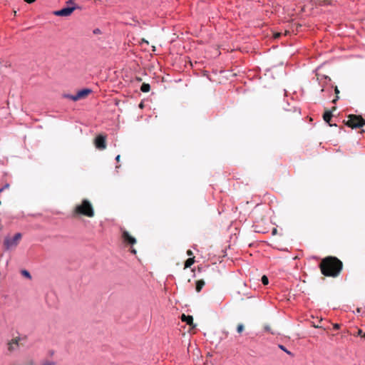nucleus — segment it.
<instances>
[{
  "instance_id": "nucleus-1",
  "label": "nucleus",
  "mask_w": 365,
  "mask_h": 365,
  "mask_svg": "<svg viewBox=\"0 0 365 365\" xmlns=\"http://www.w3.org/2000/svg\"><path fill=\"white\" fill-rule=\"evenodd\" d=\"M342 262L336 257H327L319 264L322 274L327 277H337L342 269Z\"/></svg>"
},
{
  "instance_id": "nucleus-2",
  "label": "nucleus",
  "mask_w": 365,
  "mask_h": 365,
  "mask_svg": "<svg viewBox=\"0 0 365 365\" xmlns=\"http://www.w3.org/2000/svg\"><path fill=\"white\" fill-rule=\"evenodd\" d=\"M76 212L79 215H83L89 217L94 215L93 208L91 202L85 199L82 201L81 205L76 207Z\"/></svg>"
},
{
  "instance_id": "nucleus-3",
  "label": "nucleus",
  "mask_w": 365,
  "mask_h": 365,
  "mask_svg": "<svg viewBox=\"0 0 365 365\" xmlns=\"http://www.w3.org/2000/svg\"><path fill=\"white\" fill-rule=\"evenodd\" d=\"M22 235L20 232L15 234L14 236L6 237L4 242V245L6 250L15 248L21 240Z\"/></svg>"
},
{
  "instance_id": "nucleus-4",
  "label": "nucleus",
  "mask_w": 365,
  "mask_h": 365,
  "mask_svg": "<svg viewBox=\"0 0 365 365\" xmlns=\"http://www.w3.org/2000/svg\"><path fill=\"white\" fill-rule=\"evenodd\" d=\"M346 124L352 128H361L365 125V120L359 115H350Z\"/></svg>"
},
{
  "instance_id": "nucleus-5",
  "label": "nucleus",
  "mask_w": 365,
  "mask_h": 365,
  "mask_svg": "<svg viewBox=\"0 0 365 365\" xmlns=\"http://www.w3.org/2000/svg\"><path fill=\"white\" fill-rule=\"evenodd\" d=\"M81 7L79 6H66L61 9L54 11L53 14L57 16H70L76 9H79Z\"/></svg>"
},
{
  "instance_id": "nucleus-6",
  "label": "nucleus",
  "mask_w": 365,
  "mask_h": 365,
  "mask_svg": "<svg viewBox=\"0 0 365 365\" xmlns=\"http://www.w3.org/2000/svg\"><path fill=\"white\" fill-rule=\"evenodd\" d=\"M21 341L20 337H15L8 342V353L7 355L12 354L14 351L19 349V341Z\"/></svg>"
},
{
  "instance_id": "nucleus-7",
  "label": "nucleus",
  "mask_w": 365,
  "mask_h": 365,
  "mask_svg": "<svg viewBox=\"0 0 365 365\" xmlns=\"http://www.w3.org/2000/svg\"><path fill=\"white\" fill-rule=\"evenodd\" d=\"M121 235L123 242L127 245H133L136 243V239L131 236L127 230L121 229Z\"/></svg>"
},
{
  "instance_id": "nucleus-8",
  "label": "nucleus",
  "mask_w": 365,
  "mask_h": 365,
  "mask_svg": "<svg viewBox=\"0 0 365 365\" xmlns=\"http://www.w3.org/2000/svg\"><path fill=\"white\" fill-rule=\"evenodd\" d=\"M96 147L99 150H103L106 147V137L103 135H98L95 138Z\"/></svg>"
},
{
  "instance_id": "nucleus-9",
  "label": "nucleus",
  "mask_w": 365,
  "mask_h": 365,
  "mask_svg": "<svg viewBox=\"0 0 365 365\" xmlns=\"http://www.w3.org/2000/svg\"><path fill=\"white\" fill-rule=\"evenodd\" d=\"M92 93V89L88 88H82L77 92V96L79 99L83 98Z\"/></svg>"
},
{
  "instance_id": "nucleus-10",
  "label": "nucleus",
  "mask_w": 365,
  "mask_h": 365,
  "mask_svg": "<svg viewBox=\"0 0 365 365\" xmlns=\"http://www.w3.org/2000/svg\"><path fill=\"white\" fill-rule=\"evenodd\" d=\"M333 117L332 112L331 110H326L323 114L324 120L329 124V126H333L334 125L331 123V120Z\"/></svg>"
},
{
  "instance_id": "nucleus-11",
  "label": "nucleus",
  "mask_w": 365,
  "mask_h": 365,
  "mask_svg": "<svg viewBox=\"0 0 365 365\" xmlns=\"http://www.w3.org/2000/svg\"><path fill=\"white\" fill-rule=\"evenodd\" d=\"M56 299V295L52 292H48L46 296V300L47 303L48 304V305H50V306L54 304Z\"/></svg>"
},
{
  "instance_id": "nucleus-12",
  "label": "nucleus",
  "mask_w": 365,
  "mask_h": 365,
  "mask_svg": "<svg viewBox=\"0 0 365 365\" xmlns=\"http://www.w3.org/2000/svg\"><path fill=\"white\" fill-rule=\"evenodd\" d=\"M205 282L203 279H200L195 282V290L197 292H200L202 287L205 286Z\"/></svg>"
},
{
  "instance_id": "nucleus-13",
  "label": "nucleus",
  "mask_w": 365,
  "mask_h": 365,
  "mask_svg": "<svg viewBox=\"0 0 365 365\" xmlns=\"http://www.w3.org/2000/svg\"><path fill=\"white\" fill-rule=\"evenodd\" d=\"M317 79L319 81V83H321L322 81H324V83L326 84L331 81V78L325 75L318 76Z\"/></svg>"
},
{
  "instance_id": "nucleus-14",
  "label": "nucleus",
  "mask_w": 365,
  "mask_h": 365,
  "mask_svg": "<svg viewBox=\"0 0 365 365\" xmlns=\"http://www.w3.org/2000/svg\"><path fill=\"white\" fill-rule=\"evenodd\" d=\"M150 90V86L149 83H143L140 86V91L143 93L149 92Z\"/></svg>"
},
{
  "instance_id": "nucleus-15",
  "label": "nucleus",
  "mask_w": 365,
  "mask_h": 365,
  "mask_svg": "<svg viewBox=\"0 0 365 365\" xmlns=\"http://www.w3.org/2000/svg\"><path fill=\"white\" fill-rule=\"evenodd\" d=\"M195 262V258L194 257H189L185 262V267L188 268L190 267Z\"/></svg>"
},
{
  "instance_id": "nucleus-16",
  "label": "nucleus",
  "mask_w": 365,
  "mask_h": 365,
  "mask_svg": "<svg viewBox=\"0 0 365 365\" xmlns=\"http://www.w3.org/2000/svg\"><path fill=\"white\" fill-rule=\"evenodd\" d=\"M182 319V321H185L187 324H190L193 321L192 316L190 315L185 316V314H183Z\"/></svg>"
},
{
  "instance_id": "nucleus-17",
  "label": "nucleus",
  "mask_w": 365,
  "mask_h": 365,
  "mask_svg": "<svg viewBox=\"0 0 365 365\" xmlns=\"http://www.w3.org/2000/svg\"><path fill=\"white\" fill-rule=\"evenodd\" d=\"M64 97L66 98H69V99H71V100H72L73 101H76L80 100L79 98L77 96V93L75 94V95L65 94Z\"/></svg>"
},
{
  "instance_id": "nucleus-18",
  "label": "nucleus",
  "mask_w": 365,
  "mask_h": 365,
  "mask_svg": "<svg viewBox=\"0 0 365 365\" xmlns=\"http://www.w3.org/2000/svg\"><path fill=\"white\" fill-rule=\"evenodd\" d=\"M278 347L282 350L283 351H284L285 353H287L288 355H290V356H293V354L289 351L284 345L282 344H279L278 345Z\"/></svg>"
},
{
  "instance_id": "nucleus-19",
  "label": "nucleus",
  "mask_w": 365,
  "mask_h": 365,
  "mask_svg": "<svg viewBox=\"0 0 365 365\" xmlns=\"http://www.w3.org/2000/svg\"><path fill=\"white\" fill-rule=\"evenodd\" d=\"M261 282L264 285H267L269 284V279L266 275H263L261 278Z\"/></svg>"
},
{
  "instance_id": "nucleus-20",
  "label": "nucleus",
  "mask_w": 365,
  "mask_h": 365,
  "mask_svg": "<svg viewBox=\"0 0 365 365\" xmlns=\"http://www.w3.org/2000/svg\"><path fill=\"white\" fill-rule=\"evenodd\" d=\"M24 278H26L29 279H31V275L30 272L26 269H24Z\"/></svg>"
},
{
  "instance_id": "nucleus-21",
  "label": "nucleus",
  "mask_w": 365,
  "mask_h": 365,
  "mask_svg": "<svg viewBox=\"0 0 365 365\" xmlns=\"http://www.w3.org/2000/svg\"><path fill=\"white\" fill-rule=\"evenodd\" d=\"M244 328H245V327H244V325H243L242 324H239L237 325V331L238 333H241V332H242V331H243Z\"/></svg>"
},
{
  "instance_id": "nucleus-22",
  "label": "nucleus",
  "mask_w": 365,
  "mask_h": 365,
  "mask_svg": "<svg viewBox=\"0 0 365 365\" xmlns=\"http://www.w3.org/2000/svg\"><path fill=\"white\" fill-rule=\"evenodd\" d=\"M320 5H327L329 4V0H318Z\"/></svg>"
},
{
  "instance_id": "nucleus-23",
  "label": "nucleus",
  "mask_w": 365,
  "mask_h": 365,
  "mask_svg": "<svg viewBox=\"0 0 365 365\" xmlns=\"http://www.w3.org/2000/svg\"><path fill=\"white\" fill-rule=\"evenodd\" d=\"M54 364H55V363L51 361H46L41 364V365H54Z\"/></svg>"
},
{
  "instance_id": "nucleus-24",
  "label": "nucleus",
  "mask_w": 365,
  "mask_h": 365,
  "mask_svg": "<svg viewBox=\"0 0 365 365\" xmlns=\"http://www.w3.org/2000/svg\"><path fill=\"white\" fill-rule=\"evenodd\" d=\"M93 33L94 34H101V31L98 28H96V29H93Z\"/></svg>"
},
{
  "instance_id": "nucleus-25",
  "label": "nucleus",
  "mask_w": 365,
  "mask_h": 365,
  "mask_svg": "<svg viewBox=\"0 0 365 365\" xmlns=\"http://www.w3.org/2000/svg\"><path fill=\"white\" fill-rule=\"evenodd\" d=\"M334 92L336 94V96H338V94L339 93V90L337 86L334 87Z\"/></svg>"
},
{
  "instance_id": "nucleus-26",
  "label": "nucleus",
  "mask_w": 365,
  "mask_h": 365,
  "mask_svg": "<svg viewBox=\"0 0 365 365\" xmlns=\"http://www.w3.org/2000/svg\"><path fill=\"white\" fill-rule=\"evenodd\" d=\"M9 187V184H6L4 187L0 189V193L2 192L5 188Z\"/></svg>"
},
{
  "instance_id": "nucleus-27",
  "label": "nucleus",
  "mask_w": 365,
  "mask_h": 365,
  "mask_svg": "<svg viewBox=\"0 0 365 365\" xmlns=\"http://www.w3.org/2000/svg\"><path fill=\"white\" fill-rule=\"evenodd\" d=\"M36 0H24V2H26L28 4H32L34 3V1H36Z\"/></svg>"
},
{
  "instance_id": "nucleus-28",
  "label": "nucleus",
  "mask_w": 365,
  "mask_h": 365,
  "mask_svg": "<svg viewBox=\"0 0 365 365\" xmlns=\"http://www.w3.org/2000/svg\"><path fill=\"white\" fill-rule=\"evenodd\" d=\"M187 255L188 256L191 257V256L193 255V253H192V252L190 250H188L187 251Z\"/></svg>"
},
{
  "instance_id": "nucleus-29",
  "label": "nucleus",
  "mask_w": 365,
  "mask_h": 365,
  "mask_svg": "<svg viewBox=\"0 0 365 365\" xmlns=\"http://www.w3.org/2000/svg\"><path fill=\"white\" fill-rule=\"evenodd\" d=\"M338 100H339V96H336V98L332 100V103H336Z\"/></svg>"
},
{
  "instance_id": "nucleus-30",
  "label": "nucleus",
  "mask_w": 365,
  "mask_h": 365,
  "mask_svg": "<svg viewBox=\"0 0 365 365\" xmlns=\"http://www.w3.org/2000/svg\"><path fill=\"white\" fill-rule=\"evenodd\" d=\"M277 228H273L272 231V234L274 235H276L277 234Z\"/></svg>"
},
{
  "instance_id": "nucleus-31",
  "label": "nucleus",
  "mask_w": 365,
  "mask_h": 365,
  "mask_svg": "<svg viewBox=\"0 0 365 365\" xmlns=\"http://www.w3.org/2000/svg\"><path fill=\"white\" fill-rule=\"evenodd\" d=\"M120 155H118L116 157H115V160L117 162H118L120 160Z\"/></svg>"
},
{
  "instance_id": "nucleus-32",
  "label": "nucleus",
  "mask_w": 365,
  "mask_h": 365,
  "mask_svg": "<svg viewBox=\"0 0 365 365\" xmlns=\"http://www.w3.org/2000/svg\"><path fill=\"white\" fill-rule=\"evenodd\" d=\"M264 329H265L266 331H270V327H269V326H266V327H264Z\"/></svg>"
},
{
  "instance_id": "nucleus-33",
  "label": "nucleus",
  "mask_w": 365,
  "mask_h": 365,
  "mask_svg": "<svg viewBox=\"0 0 365 365\" xmlns=\"http://www.w3.org/2000/svg\"><path fill=\"white\" fill-rule=\"evenodd\" d=\"M334 329H339V324H335V325H334Z\"/></svg>"
},
{
  "instance_id": "nucleus-34",
  "label": "nucleus",
  "mask_w": 365,
  "mask_h": 365,
  "mask_svg": "<svg viewBox=\"0 0 365 365\" xmlns=\"http://www.w3.org/2000/svg\"><path fill=\"white\" fill-rule=\"evenodd\" d=\"M131 252L133 253V254H135L136 253V250L135 249H132L131 250Z\"/></svg>"
},
{
  "instance_id": "nucleus-35",
  "label": "nucleus",
  "mask_w": 365,
  "mask_h": 365,
  "mask_svg": "<svg viewBox=\"0 0 365 365\" xmlns=\"http://www.w3.org/2000/svg\"><path fill=\"white\" fill-rule=\"evenodd\" d=\"M361 308H357L356 312H357L358 313H360V312H361Z\"/></svg>"
},
{
  "instance_id": "nucleus-36",
  "label": "nucleus",
  "mask_w": 365,
  "mask_h": 365,
  "mask_svg": "<svg viewBox=\"0 0 365 365\" xmlns=\"http://www.w3.org/2000/svg\"><path fill=\"white\" fill-rule=\"evenodd\" d=\"M139 106H140V108H143V103H140V105H139Z\"/></svg>"
},
{
  "instance_id": "nucleus-37",
  "label": "nucleus",
  "mask_w": 365,
  "mask_h": 365,
  "mask_svg": "<svg viewBox=\"0 0 365 365\" xmlns=\"http://www.w3.org/2000/svg\"><path fill=\"white\" fill-rule=\"evenodd\" d=\"M361 332H362L361 330L359 329V331H358V334L360 335L361 334Z\"/></svg>"
},
{
  "instance_id": "nucleus-38",
  "label": "nucleus",
  "mask_w": 365,
  "mask_h": 365,
  "mask_svg": "<svg viewBox=\"0 0 365 365\" xmlns=\"http://www.w3.org/2000/svg\"><path fill=\"white\" fill-rule=\"evenodd\" d=\"M279 36H280V34H277L275 35V37H279Z\"/></svg>"
},
{
  "instance_id": "nucleus-39",
  "label": "nucleus",
  "mask_w": 365,
  "mask_h": 365,
  "mask_svg": "<svg viewBox=\"0 0 365 365\" xmlns=\"http://www.w3.org/2000/svg\"><path fill=\"white\" fill-rule=\"evenodd\" d=\"M324 91V86H322L321 91L323 92Z\"/></svg>"
},
{
  "instance_id": "nucleus-40",
  "label": "nucleus",
  "mask_w": 365,
  "mask_h": 365,
  "mask_svg": "<svg viewBox=\"0 0 365 365\" xmlns=\"http://www.w3.org/2000/svg\"><path fill=\"white\" fill-rule=\"evenodd\" d=\"M138 81H141V78H138Z\"/></svg>"
},
{
  "instance_id": "nucleus-41",
  "label": "nucleus",
  "mask_w": 365,
  "mask_h": 365,
  "mask_svg": "<svg viewBox=\"0 0 365 365\" xmlns=\"http://www.w3.org/2000/svg\"><path fill=\"white\" fill-rule=\"evenodd\" d=\"M11 365H21V364H11Z\"/></svg>"
}]
</instances>
